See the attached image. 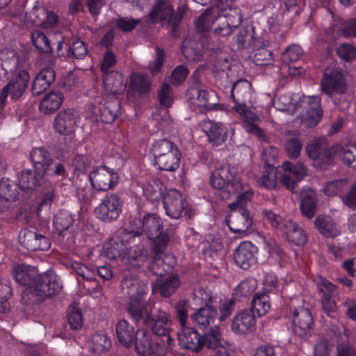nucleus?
Listing matches in <instances>:
<instances>
[{
	"label": "nucleus",
	"instance_id": "60",
	"mask_svg": "<svg viewBox=\"0 0 356 356\" xmlns=\"http://www.w3.org/2000/svg\"><path fill=\"white\" fill-rule=\"evenodd\" d=\"M252 196L253 191L250 189L240 193L237 195L236 201L229 204V209L232 211L241 210L242 208H245L248 202L250 201Z\"/></svg>",
	"mask_w": 356,
	"mask_h": 356
},
{
	"label": "nucleus",
	"instance_id": "53",
	"mask_svg": "<svg viewBox=\"0 0 356 356\" xmlns=\"http://www.w3.org/2000/svg\"><path fill=\"white\" fill-rule=\"evenodd\" d=\"M72 168L77 175L87 173L91 166V158L87 154H78L72 160Z\"/></svg>",
	"mask_w": 356,
	"mask_h": 356
},
{
	"label": "nucleus",
	"instance_id": "23",
	"mask_svg": "<svg viewBox=\"0 0 356 356\" xmlns=\"http://www.w3.org/2000/svg\"><path fill=\"white\" fill-rule=\"evenodd\" d=\"M202 127L208 141L214 146L222 145L228 138L229 129L222 122L208 120L203 122Z\"/></svg>",
	"mask_w": 356,
	"mask_h": 356
},
{
	"label": "nucleus",
	"instance_id": "9",
	"mask_svg": "<svg viewBox=\"0 0 356 356\" xmlns=\"http://www.w3.org/2000/svg\"><path fill=\"white\" fill-rule=\"evenodd\" d=\"M151 151L160 170L174 172L179 167L181 152L170 140L165 138L155 141Z\"/></svg>",
	"mask_w": 356,
	"mask_h": 356
},
{
	"label": "nucleus",
	"instance_id": "28",
	"mask_svg": "<svg viewBox=\"0 0 356 356\" xmlns=\"http://www.w3.org/2000/svg\"><path fill=\"white\" fill-rule=\"evenodd\" d=\"M256 318L252 311L243 309L234 316L232 330L235 334H245L254 331Z\"/></svg>",
	"mask_w": 356,
	"mask_h": 356
},
{
	"label": "nucleus",
	"instance_id": "59",
	"mask_svg": "<svg viewBox=\"0 0 356 356\" xmlns=\"http://www.w3.org/2000/svg\"><path fill=\"white\" fill-rule=\"evenodd\" d=\"M67 321L71 329L74 330L80 329L83 324L81 311L75 307H70L67 314Z\"/></svg>",
	"mask_w": 356,
	"mask_h": 356
},
{
	"label": "nucleus",
	"instance_id": "25",
	"mask_svg": "<svg viewBox=\"0 0 356 356\" xmlns=\"http://www.w3.org/2000/svg\"><path fill=\"white\" fill-rule=\"evenodd\" d=\"M177 337L178 343L183 349L197 352L204 347L202 335L194 327L181 328Z\"/></svg>",
	"mask_w": 356,
	"mask_h": 356
},
{
	"label": "nucleus",
	"instance_id": "56",
	"mask_svg": "<svg viewBox=\"0 0 356 356\" xmlns=\"http://www.w3.org/2000/svg\"><path fill=\"white\" fill-rule=\"evenodd\" d=\"M302 54V49L298 44L289 46L282 55V60L284 63H289L298 60Z\"/></svg>",
	"mask_w": 356,
	"mask_h": 356
},
{
	"label": "nucleus",
	"instance_id": "39",
	"mask_svg": "<svg viewBox=\"0 0 356 356\" xmlns=\"http://www.w3.org/2000/svg\"><path fill=\"white\" fill-rule=\"evenodd\" d=\"M43 176H38V173L33 172L31 170H25L21 172L19 175L18 186L20 190L25 193H31L34 191L36 187L40 185Z\"/></svg>",
	"mask_w": 356,
	"mask_h": 356
},
{
	"label": "nucleus",
	"instance_id": "55",
	"mask_svg": "<svg viewBox=\"0 0 356 356\" xmlns=\"http://www.w3.org/2000/svg\"><path fill=\"white\" fill-rule=\"evenodd\" d=\"M117 64V59L115 54L112 51H106L104 54L103 59L100 65V72L102 75L110 74L112 72H116L113 70V67Z\"/></svg>",
	"mask_w": 356,
	"mask_h": 356
},
{
	"label": "nucleus",
	"instance_id": "61",
	"mask_svg": "<svg viewBox=\"0 0 356 356\" xmlns=\"http://www.w3.org/2000/svg\"><path fill=\"white\" fill-rule=\"evenodd\" d=\"M140 23V20L139 19L120 17L116 19L115 25L118 29L124 32H130L133 31Z\"/></svg>",
	"mask_w": 356,
	"mask_h": 356
},
{
	"label": "nucleus",
	"instance_id": "58",
	"mask_svg": "<svg viewBox=\"0 0 356 356\" xmlns=\"http://www.w3.org/2000/svg\"><path fill=\"white\" fill-rule=\"evenodd\" d=\"M284 148L289 158L296 159L300 154L302 144L298 138H291L286 140Z\"/></svg>",
	"mask_w": 356,
	"mask_h": 356
},
{
	"label": "nucleus",
	"instance_id": "3",
	"mask_svg": "<svg viewBox=\"0 0 356 356\" xmlns=\"http://www.w3.org/2000/svg\"><path fill=\"white\" fill-rule=\"evenodd\" d=\"M241 10L239 8L225 10L222 15L218 8L210 6L195 20V27L199 33L209 31L215 22L219 21V26L214 29V34L218 36L229 35L242 22Z\"/></svg>",
	"mask_w": 356,
	"mask_h": 356
},
{
	"label": "nucleus",
	"instance_id": "8",
	"mask_svg": "<svg viewBox=\"0 0 356 356\" xmlns=\"http://www.w3.org/2000/svg\"><path fill=\"white\" fill-rule=\"evenodd\" d=\"M30 159L34 172L38 173L39 177L47 176L63 180L68 176L63 163L52 158L49 152L44 147L33 148L30 153Z\"/></svg>",
	"mask_w": 356,
	"mask_h": 356
},
{
	"label": "nucleus",
	"instance_id": "4",
	"mask_svg": "<svg viewBox=\"0 0 356 356\" xmlns=\"http://www.w3.org/2000/svg\"><path fill=\"white\" fill-rule=\"evenodd\" d=\"M284 173L278 172L272 165L266 164L264 166L263 174L259 179L261 186L268 188H275L280 183L286 188L293 191L297 184L307 175V169L304 164L300 161H284L282 163Z\"/></svg>",
	"mask_w": 356,
	"mask_h": 356
},
{
	"label": "nucleus",
	"instance_id": "30",
	"mask_svg": "<svg viewBox=\"0 0 356 356\" xmlns=\"http://www.w3.org/2000/svg\"><path fill=\"white\" fill-rule=\"evenodd\" d=\"M143 195L145 199L153 204L163 202L167 193L166 187L159 179H153L141 186Z\"/></svg>",
	"mask_w": 356,
	"mask_h": 356
},
{
	"label": "nucleus",
	"instance_id": "19",
	"mask_svg": "<svg viewBox=\"0 0 356 356\" xmlns=\"http://www.w3.org/2000/svg\"><path fill=\"white\" fill-rule=\"evenodd\" d=\"M202 300L204 301L205 305L199 308L191 318L194 325L201 330H205L214 323L217 310L211 305L213 300L211 293L206 292L202 294Z\"/></svg>",
	"mask_w": 356,
	"mask_h": 356
},
{
	"label": "nucleus",
	"instance_id": "22",
	"mask_svg": "<svg viewBox=\"0 0 356 356\" xmlns=\"http://www.w3.org/2000/svg\"><path fill=\"white\" fill-rule=\"evenodd\" d=\"M316 286L318 292L321 294V302L325 312L327 316L334 318L336 303L332 298L337 295L336 286L321 276L316 281Z\"/></svg>",
	"mask_w": 356,
	"mask_h": 356
},
{
	"label": "nucleus",
	"instance_id": "14",
	"mask_svg": "<svg viewBox=\"0 0 356 356\" xmlns=\"http://www.w3.org/2000/svg\"><path fill=\"white\" fill-rule=\"evenodd\" d=\"M123 204V200L118 194L108 193L95 209V215L104 222H113L120 217Z\"/></svg>",
	"mask_w": 356,
	"mask_h": 356
},
{
	"label": "nucleus",
	"instance_id": "31",
	"mask_svg": "<svg viewBox=\"0 0 356 356\" xmlns=\"http://www.w3.org/2000/svg\"><path fill=\"white\" fill-rule=\"evenodd\" d=\"M56 78V72L51 67H43L34 78L31 92L33 96H38L47 90Z\"/></svg>",
	"mask_w": 356,
	"mask_h": 356
},
{
	"label": "nucleus",
	"instance_id": "18",
	"mask_svg": "<svg viewBox=\"0 0 356 356\" xmlns=\"http://www.w3.org/2000/svg\"><path fill=\"white\" fill-rule=\"evenodd\" d=\"M164 343V339H152L149 334L143 332L141 339L138 337L136 339L135 348L141 356H168L169 348Z\"/></svg>",
	"mask_w": 356,
	"mask_h": 356
},
{
	"label": "nucleus",
	"instance_id": "41",
	"mask_svg": "<svg viewBox=\"0 0 356 356\" xmlns=\"http://www.w3.org/2000/svg\"><path fill=\"white\" fill-rule=\"evenodd\" d=\"M121 104L119 100L113 99L107 101L100 108V118L105 124L113 122L121 114Z\"/></svg>",
	"mask_w": 356,
	"mask_h": 356
},
{
	"label": "nucleus",
	"instance_id": "17",
	"mask_svg": "<svg viewBox=\"0 0 356 356\" xmlns=\"http://www.w3.org/2000/svg\"><path fill=\"white\" fill-rule=\"evenodd\" d=\"M306 151L313 165L322 170H326L332 163L334 152L331 148L325 138L314 140L306 147Z\"/></svg>",
	"mask_w": 356,
	"mask_h": 356
},
{
	"label": "nucleus",
	"instance_id": "35",
	"mask_svg": "<svg viewBox=\"0 0 356 356\" xmlns=\"http://www.w3.org/2000/svg\"><path fill=\"white\" fill-rule=\"evenodd\" d=\"M102 81L106 92L111 95L121 94L127 88V82L119 72L102 75Z\"/></svg>",
	"mask_w": 356,
	"mask_h": 356
},
{
	"label": "nucleus",
	"instance_id": "38",
	"mask_svg": "<svg viewBox=\"0 0 356 356\" xmlns=\"http://www.w3.org/2000/svg\"><path fill=\"white\" fill-rule=\"evenodd\" d=\"M150 88V83L146 74L134 72L131 74L129 92L131 95L141 96L147 93Z\"/></svg>",
	"mask_w": 356,
	"mask_h": 356
},
{
	"label": "nucleus",
	"instance_id": "13",
	"mask_svg": "<svg viewBox=\"0 0 356 356\" xmlns=\"http://www.w3.org/2000/svg\"><path fill=\"white\" fill-rule=\"evenodd\" d=\"M237 168L230 164L217 168L211 177L210 183L213 188L225 189L229 193H237L242 188L241 183L236 179Z\"/></svg>",
	"mask_w": 356,
	"mask_h": 356
},
{
	"label": "nucleus",
	"instance_id": "16",
	"mask_svg": "<svg viewBox=\"0 0 356 356\" xmlns=\"http://www.w3.org/2000/svg\"><path fill=\"white\" fill-rule=\"evenodd\" d=\"M88 178L94 190L105 192L113 189L118 184L120 177L115 168L100 165L93 168Z\"/></svg>",
	"mask_w": 356,
	"mask_h": 356
},
{
	"label": "nucleus",
	"instance_id": "57",
	"mask_svg": "<svg viewBox=\"0 0 356 356\" xmlns=\"http://www.w3.org/2000/svg\"><path fill=\"white\" fill-rule=\"evenodd\" d=\"M264 293H276L279 290V282L277 275L273 272L265 273L264 279Z\"/></svg>",
	"mask_w": 356,
	"mask_h": 356
},
{
	"label": "nucleus",
	"instance_id": "24",
	"mask_svg": "<svg viewBox=\"0 0 356 356\" xmlns=\"http://www.w3.org/2000/svg\"><path fill=\"white\" fill-rule=\"evenodd\" d=\"M78 115L73 108H67L57 113L54 127L60 135L68 136L75 131Z\"/></svg>",
	"mask_w": 356,
	"mask_h": 356
},
{
	"label": "nucleus",
	"instance_id": "11",
	"mask_svg": "<svg viewBox=\"0 0 356 356\" xmlns=\"http://www.w3.org/2000/svg\"><path fill=\"white\" fill-rule=\"evenodd\" d=\"M152 24L160 23L162 26L172 28V33L177 31L183 18V13H176L168 0H156L147 15Z\"/></svg>",
	"mask_w": 356,
	"mask_h": 356
},
{
	"label": "nucleus",
	"instance_id": "63",
	"mask_svg": "<svg viewBox=\"0 0 356 356\" xmlns=\"http://www.w3.org/2000/svg\"><path fill=\"white\" fill-rule=\"evenodd\" d=\"M188 70L184 65L176 67L172 72L170 77L171 82L174 85L181 83L187 78L188 75Z\"/></svg>",
	"mask_w": 356,
	"mask_h": 356
},
{
	"label": "nucleus",
	"instance_id": "51",
	"mask_svg": "<svg viewBox=\"0 0 356 356\" xmlns=\"http://www.w3.org/2000/svg\"><path fill=\"white\" fill-rule=\"evenodd\" d=\"M309 103L310 106L307 111V115L314 124H316L323 117V109L320 105L321 99L318 96H312L309 98Z\"/></svg>",
	"mask_w": 356,
	"mask_h": 356
},
{
	"label": "nucleus",
	"instance_id": "36",
	"mask_svg": "<svg viewBox=\"0 0 356 356\" xmlns=\"http://www.w3.org/2000/svg\"><path fill=\"white\" fill-rule=\"evenodd\" d=\"M115 332L119 342L124 347L133 345L139 333H136L134 327L126 320H120L115 325Z\"/></svg>",
	"mask_w": 356,
	"mask_h": 356
},
{
	"label": "nucleus",
	"instance_id": "50",
	"mask_svg": "<svg viewBox=\"0 0 356 356\" xmlns=\"http://www.w3.org/2000/svg\"><path fill=\"white\" fill-rule=\"evenodd\" d=\"M88 54V44L79 38L73 39L68 49V56H72L77 60H83Z\"/></svg>",
	"mask_w": 356,
	"mask_h": 356
},
{
	"label": "nucleus",
	"instance_id": "29",
	"mask_svg": "<svg viewBox=\"0 0 356 356\" xmlns=\"http://www.w3.org/2000/svg\"><path fill=\"white\" fill-rule=\"evenodd\" d=\"M19 186L13 180L2 178L0 180V213L5 212L10 207V202L18 199Z\"/></svg>",
	"mask_w": 356,
	"mask_h": 356
},
{
	"label": "nucleus",
	"instance_id": "1",
	"mask_svg": "<svg viewBox=\"0 0 356 356\" xmlns=\"http://www.w3.org/2000/svg\"><path fill=\"white\" fill-rule=\"evenodd\" d=\"M120 286L122 293L129 298L126 310L131 318L136 323L141 321L147 326H149L156 337H165L167 348L171 349L174 340L170 334L168 316L163 313L156 318H153L147 311L146 299L149 291L147 284L136 276L126 275Z\"/></svg>",
	"mask_w": 356,
	"mask_h": 356
},
{
	"label": "nucleus",
	"instance_id": "52",
	"mask_svg": "<svg viewBox=\"0 0 356 356\" xmlns=\"http://www.w3.org/2000/svg\"><path fill=\"white\" fill-rule=\"evenodd\" d=\"M340 154L345 165L356 168V142L341 147Z\"/></svg>",
	"mask_w": 356,
	"mask_h": 356
},
{
	"label": "nucleus",
	"instance_id": "15",
	"mask_svg": "<svg viewBox=\"0 0 356 356\" xmlns=\"http://www.w3.org/2000/svg\"><path fill=\"white\" fill-rule=\"evenodd\" d=\"M165 214L172 219L186 216L191 218L194 214L183 195L177 189L167 191L163 200Z\"/></svg>",
	"mask_w": 356,
	"mask_h": 356
},
{
	"label": "nucleus",
	"instance_id": "32",
	"mask_svg": "<svg viewBox=\"0 0 356 356\" xmlns=\"http://www.w3.org/2000/svg\"><path fill=\"white\" fill-rule=\"evenodd\" d=\"M230 230L233 233H246L252 227L253 224L252 218L250 212L245 208L237 211L232 216L231 220L227 222Z\"/></svg>",
	"mask_w": 356,
	"mask_h": 356
},
{
	"label": "nucleus",
	"instance_id": "37",
	"mask_svg": "<svg viewBox=\"0 0 356 356\" xmlns=\"http://www.w3.org/2000/svg\"><path fill=\"white\" fill-rule=\"evenodd\" d=\"M181 280L177 274L171 275L165 280H161L152 285V289L158 290L163 298H170L179 288Z\"/></svg>",
	"mask_w": 356,
	"mask_h": 356
},
{
	"label": "nucleus",
	"instance_id": "47",
	"mask_svg": "<svg viewBox=\"0 0 356 356\" xmlns=\"http://www.w3.org/2000/svg\"><path fill=\"white\" fill-rule=\"evenodd\" d=\"M348 188V181L346 179H339L328 181L323 188L324 193L330 197L339 195Z\"/></svg>",
	"mask_w": 356,
	"mask_h": 356
},
{
	"label": "nucleus",
	"instance_id": "34",
	"mask_svg": "<svg viewBox=\"0 0 356 356\" xmlns=\"http://www.w3.org/2000/svg\"><path fill=\"white\" fill-rule=\"evenodd\" d=\"M64 94L60 91H50L40 100L39 111L44 115H50L57 111L64 101Z\"/></svg>",
	"mask_w": 356,
	"mask_h": 356
},
{
	"label": "nucleus",
	"instance_id": "5",
	"mask_svg": "<svg viewBox=\"0 0 356 356\" xmlns=\"http://www.w3.org/2000/svg\"><path fill=\"white\" fill-rule=\"evenodd\" d=\"M140 227L136 229H129V235L134 241L138 238L140 241L143 234H145L147 238L152 241L150 250L156 253H161L165 250L170 241L168 233L163 231V222L162 219L156 213H147L140 221Z\"/></svg>",
	"mask_w": 356,
	"mask_h": 356
},
{
	"label": "nucleus",
	"instance_id": "21",
	"mask_svg": "<svg viewBox=\"0 0 356 356\" xmlns=\"http://www.w3.org/2000/svg\"><path fill=\"white\" fill-rule=\"evenodd\" d=\"M19 240L22 246L29 251H46L51 246V241L47 236L29 229L21 230Z\"/></svg>",
	"mask_w": 356,
	"mask_h": 356
},
{
	"label": "nucleus",
	"instance_id": "44",
	"mask_svg": "<svg viewBox=\"0 0 356 356\" xmlns=\"http://www.w3.org/2000/svg\"><path fill=\"white\" fill-rule=\"evenodd\" d=\"M204 346L215 349L218 347H224L226 341L221 338L220 327L217 325L210 327L207 334L202 335Z\"/></svg>",
	"mask_w": 356,
	"mask_h": 356
},
{
	"label": "nucleus",
	"instance_id": "10",
	"mask_svg": "<svg viewBox=\"0 0 356 356\" xmlns=\"http://www.w3.org/2000/svg\"><path fill=\"white\" fill-rule=\"evenodd\" d=\"M261 214L274 228L284 234L289 242L297 246L304 245L307 242V237L305 230L291 220L283 218L270 209H264Z\"/></svg>",
	"mask_w": 356,
	"mask_h": 356
},
{
	"label": "nucleus",
	"instance_id": "43",
	"mask_svg": "<svg viewBox=\"0 0 356 356\" xmlns=\"http://www.w3.org/2000/svg\"><path fill=\"white\" fill-rule=\"evenodd\" d=\"M257 286V281L253 277H248L242 280L235 288L233 293L234 299L241 301L243 298L251 296Z\"/></svg>",
	"mask_w": 356,
	"mask_h": 356
},
{
	"label": "nucleus",
	"instance_id": "33",
	"mask_svg": "<svg viewBox=\"0 0 356 356\" xmlns=\"http://www.w3.org/2000/svg\"><path fill=\"white\" fill-rule=\"evenodd\" d=\"M314 227L325 238H334L341 234L339 225L328 215H318L314 220Z\"/></svg>",
	"mask_w": 356,
	"mask_h": 356
},
{
	"label": "nucleus",
	"instance_id": "64",
	"mask_svg": "<svg viewBox=\"0 0 356 356\" xmlns=\"http://www.w3.org/2000/svg\"><path fill=\"white\" fill-rule=\"evenodd\" d=\"M48 10L42 6H34L31 12V19L38 26H42L47 17Z\"/></svg>",
	"mask_w": 356,
	"mask_h": 356
},
{
	"label": "nucleus",
	"instance_id": "7",
	"mask_svg": "<svg viewBox=\"0 0 356 356\" xmlns=\"http://www.w3.org/2000/svg\"><path fill=\"white\" fill-rule=\"evenodd\" d=\"M286 318L294 335L298 337L310 335L314 325V316L311 310L304 305L302 299L297 297L290 300Z\"/></svg>",
	"mask_w": 356,
	"mask_h": 356
},
{
	"label": "nucleus",
	"instance_id": "20",
	"mask_svg": "<svg viewBox=\"0 0 356 356\" xmlns=\"http://www.w3.org/2000/svg\"><path fill=\"white\" fill-rule=\"evenodd\" d=\"M258 248L252 242H241L234 252L236 264L243 270H248L257 261Z\"/></svg>",
	"mask_w": 356,
	"mask_h": 356
},
{
	"label": "nucleus",
	"instance_id": "62",
	"mask_svg": "<svg viewBox=\"0 0 356 356\" xmlns=\"http://www.w3.org/2000/svg\"><path fill=\"white\" fill-rule=\"evenodd\" d=\"M172 88L168 83H163L158 91V97L160 104L165 107H170L172 104V98L170 96Z\"/></svg>",
	"mask_w": 356,
	"mask_h": 356
},
{
	"label": "nucleus",
	"instance_id": "48",
	"mask_svg": "<svg viewBox=\"0 0 356 356\" xmlns=\"http://www.w3.org/2000/svg\"><path fill=\"white\" fill-rule=\"evenodd\" d=\"M31 41L38 51L51 53L52 47L48 38L41 31L35 29L31 32Z\"/></svg>",
	"mask_w": 356,
	"mask_h": 356
},
{
	"label": "nucleus",
	"instance_id": "42",
	"mask_svg": "<svg viewBox=\"0 0 356 356\" xmlns=\"http://www.w3.org/2000/svg\"><path fill=\"white\" fill-rule=\"evenodd\" d=\"M270 298L268 293L261 292L257 293L251 301V307L249 310L252 311L254 316L259 317L264 316L270 309Z\"/></svg>",
	"mask_w": 356,
	"mask_h": 356
},
{
	"label": "nucleus",
	"instance_id": "45",
	"mask_svg": "<svg viewBox=\"0 0 356 356\" xmlns=\"http://www.w3.org/2000/svg\"><path fill=\"white\" fill-rule=\"evenodd\" d=\"M316 209V195L314 193L305 194L303 196L300 203V209L302 214L308 219H312L315 215Z\"/></svg>",
	"mask_w": 356,
	"mask_h": 356
},
{
	"label": "nucleus",
	"instance_id": "46",
	"mask_svg": "<svg viewBox=\"0 0 356 356\" xmlns=\"http://www.w3.org/2000/svg\"><path fill=\"white\" fill-rule=\"evenodd\" d=\"M253 28L249 26L239 29L234 40L238 49L249 48L253 43Z\"/></svg>",
	"mask_w": 356,
	"mask_h": 356
},
{
	"label": "nucleus",
	"instance_id": "12",
	"mask_svg": "<svg viewBox=\"0 0 356 356\" xmlns=\"http://www.w3.org/2000/svg\"><path fill=\"white\" fill-rule=\"evenodd\" d=\"M30 80V74L26 70H20L10 79L0 91V109L4 108L8 97L12 102L22 99L27 91Z\"/></svg>",
	"mask_w": 356,
	"mask_h": 356
},
{
	"label": "nucleus",
	"instance_id": "2",
	"mask_svg": "<svg viewBox=\"0 0 356 356\" xmlns=\"http://www.w3.org/2000/svg\"><path fill=\"white\" fill-rule=\"evenodd\" d=\"M13 277L17 284L26 286L21 298L22 303L26 306L40 304L58 295L62 289L60 278L56 274L49 271L37 274L23 264L14 266Z\"/></svg>",
	"mask_w": 356,
	"mask_h": 356
},
{
	"label": "nucleus",
	"instance_id": "26",
	"mask_svg": "<svg viewBox=\"0 0 356 356\" xmlns=\"http://www.w3.org/2000/svg\"><path fill=\"white\" fill-rule=\"evenodd\" d=\"M321 88L323 93L329 95L344 93L346 87L342 73L337 70H332L330 73H324L321 81Z\"/></svg>",
	"mask_w": 356,
	"mask_h": 356
},
{
	"label": "nucleus",
	"instance_id": "49",
	"mask_svg": "<svg viewBox=\"0 0 356 356\" xmlns=\"http://www.w3.org/2000/svg\"><path fill=\"white\" fill-rule=\"evenodd\" d=\"M164 251L163 250L161 253H156L155 251L150 250L153 257L148 265V269L153 275L159 277H163L169 273L165 266H164L163 261L162 260V255Z\"/></svg>",
	"mask_w": 356,
	"mask_h": 356
},
{
	"label": "nucleus",
	"instance_id": "54",
	"mask_svg": "<svg viewBox=\"0 0 356 356\" xmlns=\"http://www.w3.org/2000/svg\"><path fill=\"white\" fill-rule=\"evenodd\" d=\"M252 60L256 65H267L273 60V53L265 47H261L254 51Z\"/></svg>",
	"mask_w": 356,
	"mask_h": 356
},
{
	"label": "nucleus",
	"instance_id": "6",
	"mask_svg": "<svg viewBox=\"0 0 356 356\" xmlns=\"http://www.w3.org/2000/svg\"><path fill=\"white\" fill-rule=\"evenodd\" d=\"M129 228H126L120 237L112 238L106 241L102 247V252L110 260H132L135 265H140L145 258V250L143 246H130L134 242L133 238L128 236Z\"/></svg>",
	"mask_w": 356,
	"mask_h": 356
},
{
	"label": "nucleus",
	"instance_id": "27",
	"mask_svg": "<svg viewBox=\"0 0 356 356\" xmlns=\"http://www.w3.org/2000/svg\"><path fill=\"white\" fill-rule=\"evenodd\" d=\"M250 84L247 81L235 83L231 90V97L235 102L233 109L242 118L248 110L245 102L250 98Z\"/></svg>",
	"mask_w": 356,
	"mask_h": 356
},
{
	"label": "nucleus",
	"instance_id": "40",
	"mask_svg": "<svg viewBox=\"0 0 356 356\" xmlns=\"http://www.w3.org/2000/svg\"><path fill=\"white\" fill-rule=\"evenodd\" d=\"M75 221V215L66 210H60L54 216L53 226L55 232L63 235L73 225Z\"/></svg>",
	"mask_w": 356,
	"mask_h": 356
}]
</instances>
